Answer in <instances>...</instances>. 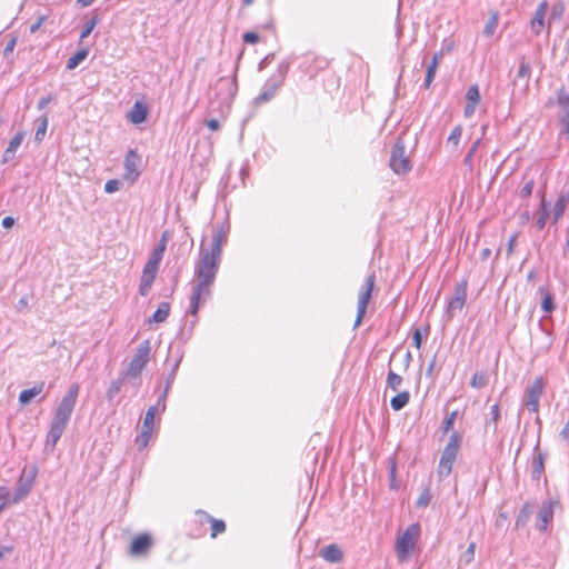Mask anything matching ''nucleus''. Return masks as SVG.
Wrapping results in <instances>:
<instances>
[{
	"label": "nucleus",
	"mask_w": 569,
	"mask_h": 569,
	"mask_svg": "<svg viewBox=\"0 0 569 569\" xmlns=\"http://www.w3.org/2000/svg\"><path fill=\"white\" fill-rule=\"evenodd\" d=\"M159 268L152 267L151 264L146 263L142 270V274L140 278L139 293L146 297L152 287V283L157 277Z\"/></svg>",
	"instance_id": "14"
},
{
	"label": "nucleus",
	"mask_w": 569,
	"mask_h": 569,
	"mask_svg": "<svg viewBox=\"0 0 569 569\" xmlns=\"http://www.w3.org/2000/svg\"><path fill=\"white\" fill-rule=\"evenodd\" d=\"M389 166L397 174H403L411 170V162L405 153V143L398 139L391 149Z\"/></svg>",
	"instance_id": "9"
},
{
	"label": "nucleus",
	"mask_w": 569,
	"mask_h": 569,
	"mask_svg": "<svg viewBox=\"0 0 569 569\" xmlns=\"http://www.w3.org/2000/svg\"><path fill=\"white\" fill-rule=\"evenodd\" d=\"M545 455L539 450V441L537 442L533 449V458H532V479L540 480L543 471H545Z\"/></svg>",
	"instance_id": "21"
},
{
	"label": "nucleus",
	"mask_w": 569,
	"mask_h": 569,
	"mask_svg": "<svg viewBox=\"0 0 569 569\" xmlns=\"http://www.w3.org/2000/svg\"><path fill=\"white\" fill-rule=\"evenodd\" d=\"M320 556L330 563H338L343 558L341 549L336 543H331L322 548L320 550Z\"/></svg>",
	"instance_id": "22"
},
{
	"label": "nucleus",
	"mask_w": 569,
	"mask_h": 569,
	"mask_svg": "<svg viewBox=\"0 0 569 569\" xmlns=\"http://www.w3.org/2000/svg\"><path fill=\"white\" fill-rule=\"evenodd\" d=\"M533 512V505L531 502H525L521 507L517 519H516V528H523L527 526L531 515Z\"/></svg>",
	"instance_id": "25"
},
{
	"label": "nucleus",
	"mask_w": 569,
	"mask_h": 569,
	"mask_svg": "<svg viewBox=\"0 0 569 569\" xmlns=\"http://www.w3.org/2000/svg\"><path fill=\"white\" fill-rule=\"evenodd\" d=\"M389 465H390L389 473H390V479H391L390 487H391V489H396L397 488V485H396V471H397L396 460L393 458H390Z\"/></svg>",
	"instance_id": "54"
},
{
	"label": "nucleus",
	"mask_w": 569,
	"mask_h": 569,
	"mask_svg": "<svg viewBox=\"0 0 569 569\" xmlns=\"http://www.w3.org/2000/svg\"><path fill=\"white\" fill-rule=\"evenodd\" d=\"M497 27H498V13L493 12V13H491L490 18L486 22L483 30H482V34L486 37H491L495 33Z\"/></svg>",
	"instance_id": "36"
},
{
	"label": "nucleus",
	"mask_w": 569,
	"mask_h": 569,
	"mask_svg": "<svg viewBox=\"0 0 569 569\" xmlns=\"http://www.w3.org/2000/svg\"><path fill=\"white\" fill-rule=\"evenodd\" d=\"M157 412V407H150L143 418L142 429H151L153 430L154 417Z\"/></svg>",
	"instance_id": "41"
},
{
	"label": "nucleus",
	"mask_w": 569,
	"mask_h": 569,
	"mask_svg": "<svg viewBox=\"0 0 569 569\" xmlns=\"http://www.w3.org/2000/svg\"><path fill=\"white\" fill-rule=\"evenodd\" d=\"M44 381H40L36 383L32 388L22 390L19 395L20 405H29L34 397L39 396L44 390Z\"/></svg>",
	"instance_id": "23"
},
{
	"label": "nucleus",
	"mask_w": 569,
	"mask_h": 569,
	"mask_svg": "<svg viewBox=\"0 0 569 569\" xmlns=\"http://www.w3.org/2000/svg\"><path fill=\"white\" fill-rule=\"evenodd\" d=\"M14 156L16 151L7 148L2 154V163L10 162L11 160H13Z\"/></svg>",
	"instance_id": "60"
},
{
	"label": "nucleus",
	"mask_w": 569,
	"mask_h": 569,
	"mask_svg": "<svg viewBox=\"0 0 569 569\" xmlns=\"http://www.w3.org/2000/svg\"><path fill=\"white\" fill-rule=\"evenodd\" d=\"M410 400V393L409 391H402L391 398L390 406L395 411H399L403 409Z\"/></svg>",
	"instance_id": "27"
},
{
	"label": "nucleus",
	"mask_w": 569,
	"mask_h": 569,
	"mask_svg": "<svg viewBox=\"0 0 569 569\" xmlns=\"http://www.w3.org/2000/svg\"><path fill=\"white\" fill-rule=\"evenodd\" d=\"M152 430L151 429H142L140 433L136 438V443L138 449L141 450L146 448L151 439Z\"/></svg>",
	"instance_id": "38"
},
{
	"label": "nucleus",
	"mask_w": 569,
	"mask_h": 569,
	"mask_svg": "<svg viewBox=\"0 0 569 569\" xmlns=\"http://www.w3.org/2000/svg\"><path fill=\"white\" fill-rule=\"evenodd\" d=\"M221 257L204 250L201 244L199 260L194 264V279L190 296V313L196 316L201 303L211 298V288L219 270Z\"/></svg>",
	"instance_id": "1"
},
{
	"label": "nucleus",
	"mask_w": 569,
	"mask_h": 569,
	"mask_svg": "<svg viewBox=\"0 0 569 569\" xmlns=\"http://www.w3.org/2000/svg\"><path fill=\"white\" fill-rule=\"evenodd\" d=\"M557 122L560 127L559 139L569 140V93L561 88L557 92Z\"/></svg>",
	"instance_id": "6"
},
{
	"label": "nucleus",
	"mask_w": 569,
	"mask_h": 569,
	"mask_svg": "<svg viewBox=\"0 0 569 569\" xmlns=\"http://www.w3.org/2000/svg\"><path fill=\"white\" fill-rule=\"evenodd\" d=\"M170 305L168 302H161L149 321L163 322L169 317Z\"/></svg>",
	"instance_id": "30"
},
{
	"label": "nucleus",
	"mask_w": 569,
	"mask_h": 569,
	"mask_svg": "<svg viewBox=\"0 0 569 569\" xmlns=\"http://www.w3.org/2000/svg\"><path fill=\"white\" fill-rule=\"evenodd\" d=\"M152 545V539L149 533H141L137 536L130 546L131 556L146 555Z\"/></svg>",
	"instance_id": "16"
},
{
	"label": "nucleus",
	"mask_w": 569,
	"mask_h": 569,
	"mask_svg": "<svg viewBox=\"0 0 569 569\" xmlns=\"http://www.w3.org/2000/svg\"><path fill=\"white\" fill-rule=\"evenodd\" d=\"M517 246V234H513L510 237L509 241H508V247H507V254L508 256H511L513 253V250H515V247Z\"/></svg>",
	"instance_id": "61"
},
{
	"label": "nucleus",
	"mask_w": 569,
	"mask_h": 569,
	"mask_svg": "<svg viewBox=\"0 0 569 569\" xmlns=\"http://www.w3.org/2000/svg\"><path fill=\"white\" fill-rule=\"evenodd\" d=\"M466 100L467 104L465 107L463 114L466 118H470L475 113L476 107L480 100V92L477 84L468 88L466 92Z\"/></svg>",
	"instance_id": "17"
},
{
	"label": "nucleus",
	"mask_w": 569,
	"mask_h": 569,
	"mask_svg": "<svg viewBox=\"0 0 569 569\" xmlns=\"http://www.w3.org/2000/svg\"><path fill=\"white\" fill-rule=\"evenodd\" d=\"M460 445L461 436L457 432H452L440 457L437 471L440 480L447 478L451 473L453 462L456 461L460 449Z\"/></svg>",
	"instance_id": "3"
},
{
	"label": "nucleus",
	"mask_w": 569,
	"mask_h": 569,
	"mask_svg": "<svg viewBox=\"0 0 569 569\" xmlns=\"http://www.w3.org/2000/svg\"><path fill=\"white\" fill-rule=\"evenodd\" d=\"M565 12V3L561 1L556 2L552 8L550 16L548 18V28L547 33H550V26L553 21L560 20Z\"/></svg>",
	"instance_id": "28"
},
{
	"label": "nucleus",
	"mask_w": 569,
	"mask_h": 569,
	"mask_svg": "<svg viewBox=\"0 0 569 569\" xmlns=\"http://www.w3.org/2000/svg\"><path fill=\"white\" fill-rule=\"evenodd\" d=\"M36 122H37L38 127L36 130L34 140L40 142L43 140L46 132H47V128H48L49 120H48L47 114H42L41 117H39L36 120Z\"/></svg>",
	"instance_id": "31"
},
{
	"label": "nucleus",
	"mask_w": 569,
	"mask_h": 569,
	"mask_svg": "<svg viewBox=\"0 0 569 569\" xmlns=\"http://www.w3.org/2000/svg\"><path fill=\"white\" fill-rule=\"evenodd\" d=\"M569 204V190L562 189L552 208V222L557 223Z\"/></svg>",
	"instance_id": "18"
},
{
	"label": "nucleus",
	"mask_w": 569,
	"mask_h": 569,
	"mask_svg": "<svg viewBox=\"0 0 569 569\" xmlns=\"http://www.w3.org/2000/svg\"><path fill=\"white\" fill-rule=\"evenodd\" d=\"M531 73L530 64L525 60V58L521 59L520 66L518 69V77L519 78H529Z\"/></svg>",
	"instance_id": "47"
},
{
	"label": "nucleus",
	"mask_w": 569,
	"mask_h": 569,
	"mask_svg": "<svg viewBox=\"0 0 569 569\" xmlns=\"http://www.w3.org/2000/svg\"><path fill=\"white\" fill-rule=\"evenodd\" d=\"M500 418V408L498 403H495L490 407V419L486 423V428L489 429L492 427V431L497 432V422Z\"/></svg>",
	"instance_id": "35"
},
{
	"label": "nucleus",
	"mask_w": 569,
	"mask_h": 569,
	"mask_svg": "<svg viewBox=\"0 0 569 569\" xmlns=\"http://www.w3.org/2000/svg\"><path fill=\"white\" fill-rule=\"evenodd\" d=\"M465 303H466V300L452 297L448 303V309H447L448 318L452 319L456 311L462 310V308L465 307Z\"/></svg>",
	"instance_id": "34"
},
{
	"label": "nucleus",
	"mask_w": 569,
	"mask_h": 569,
	"mask_svg": "<svg viewBox=\"0 0 569 569\" xmlns=\"http://www.w3.org/2000/svg\"><path fill=\"white\" fill-rule=\"evenodd\" d=\"M179 363H180V360H177L172 367V370L171 372L168 375L167 377V382H166V388L164 390H167V392H169L173 381H174V377H176V372H177V369L179 367Z\"/></svg>",
	"instance_id": "53"
},
{
	"label": "nucleus",
	"mask_w": 569,
	"mask_h": 569,
	"mask_svg": "<svg viewBox=\"0 0 569 569\" xmlns=\"http://www.w3.org/2000/svg\"><path fill=\"white\" fill-rule=\"evenodd\" d=\"M243 41L246 43L254 44L259 41V36L256 32H246L243 34Z\"/></svg>",
	"instance_id": "57"
},
{
	"label": "nucleus",
	"mask_w": 569,
	"mask_h": 569,
	"mask_svg": "<svg viewBox=\"0 0 569 569\" xmlns=\"http://www.w3.org/2000/svg\"><path fill=\"white\" fill-rule=\"evenodd\" d=\"M550 217L549 206L546 201L545 196H541L540 206L536 213V226L539 230H542L546 227V223Z\"/></svg>",
	"instance_id": "24"
},
{
	"label": "nucleus",
	"mask_w": 569,
	"mask_h": 569,
	"mask_svg": "<svg viewBox=\"0 0 569 569\" xmlns=\"http://www.w3.org/2000/svg\"><path fill=\"white\" fill-rule=\"evenodd\" d=\"M167 396H168L167 390H163L162 395L158 398L157 405L154 406V407H157V409L159 408L161 411L166 410Z\"/></svg>",
	"instance_id": "59"
},
{
	"label": "nucleus",
	"mask_w": 569,
	"mask_h": 569,
	"mask_svg": "<svg viewBox=\"0 0 569 569\" xmlns=\"http://www.w3.org/2000/svg\"><path fill=\"white\" fill-rule=\"evenodd\" d=\"M467 289H468V280L467 279L460 280L455 286L453 298H459V299L466 300L467 299Z\"/></svg>",
	"instance_id": "42"
},
{
	"label": "nucleus",
	"mask_w": 569,
	"mask_h": 569,
	"mask_svg": "<svg viewBox=\"0 0 569 569\" xmlns=\"http://www.w3.org/2000/svg\"><path fill=\"white\" fill-rule=\"evenodd\" d=\"M36 472H37L36 469H32L28 475H26L24 471L22 472V475L19 479L18 486L16 488V491L11 498V501L13 503L20 502L29 495V492L32 489L33 482H34Z\"/></svg>",
	"instance_id": "11"
},
{
	"label": "nucleus",
	"mask_w": 569,
	"mask_h": 569,
	"mask_svg": "<svg viewBox=\"0 0 569 569\" xmlns=\"http://www.w3.org/2000/svg\"><path fill=\"white\" fill-rule=\"evenodd\" d=\"M24 131H19L10 141H9V144H8V149H11L13 151L17 152V150L19 149V147L21 146L23 139H24Z\"/></svg>",
	"instance_id": "46"
},
{
	"label": "nucleus",
	"mask_w": 569,
	"mask_h": 569,
	"mask_svg": "<svg viewBox=\"0 0 569 569\" xmlns=\"http://www.w3.org/2000/svg\"><path fill=\"white\" fill-rule=\"evenodd\" d=\"M227 232L223 230V228H219L214 231L211 240L210 247H204L206 251L213 252L217 256L222 254V247L227 242Z\"/></svg>",
	"instance_id": "20"
},
{
	"label": "nucleus",
	"mask_w": 569,
	"mask_h": 569,
	"mask_svg": "<svg viewBox=\"0 0 569 569\" xmlns=\"http://www.w3.org/2000/svg\"><path fill=\"white\" fill-rule=\"evenodd\" d=\"M162 258L163 253L153 249L147 263L159 268Z\"/></svg>",
	"instance_id": "48"
},
{
	"label": "nucleus",
	"mask_w": 569,
	"mask_h": 569,
	"mask_svg": "<svg viewBox=\"0 0 569 569\" xmlns=\"http://www.w3.org/2000/svg\"><path fill=\"white\" fill-rule=\"evenodd\" d=\"M547 10H548V2H547V0H543L538 4V7L535 11V14L530 22V29L535 36H539L542 32V30L545 29Z\"/></svg>",
	"instance_id": "13"
},
{
	"label": "nucleus",
	"mask_w": 569,
	"mask_h": 569,
	"mask_svg": "<svg viewBox=\"0 0 569 569\" xmlns=\"http://www.w3.org/2000/svg\"><path fill=\"white\" fill-rule=\"evenodd\" d=\"M288 72V64L282 62L279 64L277 73L272 74L263 84L259 96L254 98V104H262L270 101L278 89L283 84Z\"/></svg>",
	"instance_id": "4"
},
{
	"label": "nucleus",
	"mask_w": 569,
	"mask_h": 569,
	"mask_svg": "<svg viewBox=\"0 0 569 569\" xmlns=\"http://www.w3.org/2000/svg\"><path fill=\"white\" fill-rule=\"evenodd\" d=\"M420 535V527L418 523L410 525L396 541V553L399 561H405L410 552L413 551L416 542Z\"/></svg>",
	"instance_id": "5"
},
{
	"label": "nucleus",
	"mask_w": 569,
	"mask_h": 569,
	"mask_svg": "<svg viewBox=\"0 0 569 569\" xmlns=\"http://www.w3.org/2000/svg\"><path fill=\"white\" fill-rule=\"evenodd\" d=\"M48 16L42 14L37 18V20L30 26V33H36L40 27L47 21Z\"/></svg>",
	"instance_id": "55"
},
{
	"label": "nucleus",
	"mask_w": 569,
	"mask_h": 569,
	"mask_svg": "<svg viewBox=\"0 0 569 569\" xmlns=\"http://www.w3.org/2000/svg\"><path fill=\"white\" fill-rule=\"evenodd\" d=\"M121 187V182L117 179L108 180L104 184V191L107 193H113L118 191Z\"/></svg>",
	"instance_id": "50"
},
{
	"label": "nucleus",
	"mask_w": 569,
	"mask_h": 569,
	"mask_svg": "<svg viewBox=\"0 0 569 569\" xmlns=\"http://www.w3.org/2000/svg\"><path fill=\"white\" fill-rule=\"evenodd\" d=\"M124 379H126V376L122 375L121 377H119L118 379H116L111 382V385L106 393L107 399L109 401H112L113 398L121 391V388L124 383Z\"/></svg>",
	"instance_id": "32"
},
{
	"label": "nucleus",
	"mask_w": 569,
	"mask_h": 569,
	"mask_svg": "<svg viewBox=\"0 0 569 569\" xmlns=\"http://www.w3.org/2000/svg\"><path fill=\"white\" fill-rule=\"evenodd\" d=\"M437 69H438V64H436L435 62H430L427 66V72H426V78H425V87L426 88H429L431 82L433 81Z\"/></svg>",
	"instance_id": "44"
},
{
	"label": "nucleus",
	"mask_w": 569,
	"mask_h": 569,
	"mask_svg": "<svg viewBox=\"0 0 569 569\" xmlns=\"http://www.w3.org/2000/svg\"><path fill=\"white\" fill-rule=\"evenodd\" d=\"M150 350V341H142L131 359L127 372L123 375L133 379L138 378L149 361Z\"/></svg>",
	"instance_id": "7"
},
{
	"label": "nucleus",
	"mask_w": 569,
	"mask_h": 569,
	"mask_svg": "<svg viewBox=\"0 0 569 569\" xmlns=\"http://www.w3.org/2000/svg\"><path fill=\"white\" fill-rule=\"evenodd\" d=\"M475 551H476V543L470 542L467 550L461 555L460 560L465 563L469 565L473 561L475 558Z\"/></svg>",
	"instance_id": "45"
},
{
	"label": "nucleus",
	"mask_w": 569,
	"mask_h": 569,
	"mask_svg": "<svg viewBox=\"0 0 569 569\" xmlns=\"http://www.w3.org/2000/svg\"><path fill=\"white\" fill-rule=\"evenodd\" d=\"M457 415H458L457 411H452L446 417V419L443 420V431L445 432H448L450 429L453 428V423L457 419Z\"/></svg>",
	"instance_id": "49"
},
{
	"label": "nucleus",
	"mask_w": 569,
	"mask_h": 569,
	"mask_svg": "<svg viewBox=\"0 0 569 569\" xmlns=\"http://www.w3.org/2000/svg\"><path fill=\"white\" fill-rule=\"evenodd\" d=\"M461 136H462V127L460 124L456 126L450 136L448 137V144H451L455 149H457L459 142H460V139H461Z\"/></svg>",
	"instance_id": "40"
},
{
	"label": "nucleus",
	"mask_w": 569,
	"mask_h": 569,
	"mask_svg": "<svg viewBox=\"0 0 569 569\" xmlns=\"http://www.w3.org/2000/svg\"><path fill=\"white\" fill-rule=\"evenodd\" d=\"M412 341H413V345L417 349H420L421 348V343H422V335L420 332L419 329H416L413 331V335H412Z\"/></svg>",
	"instance_id": "58"
},
{
	"label": "nucleus",
	"mask_w": 569,
	"mask_h": 569,
	"mask_svg": "<svg viewBox=\"0 0 569 569\" xmlns=\"http://www.w3.org/2000/svg\"><path fill=\"white\" fill-rule=\"evenodd\" d=\"M489 376L486 371L476 372L470 381V386L476 389L485 388L488 385Z\"/></svg>",
	"instance_id": "33"
},
{
	"label": "nucleus",
	"mask_w": 569,
	"mask_h": 569,
	"mask_svg": "<svg viewBox=\"0 0 569 569\" xmlns=\"http://www.w3.org/2000/svg\"><path fill=\"white\" fill-rule=\"evenodd\" d=\"M166 248H167V237H166V233H163L161 236V239L159 240L157 247L154 248V250L160 251L161 253H164Z\"/></svg>",
	"instance_id": "62"
},
{
	"label": "nucleus",
	"mask_w": 569,
	"mask_h": 569,
	"mask_svg": "<svg viewBox=\"0 0 569 569\" xmlns=\"http://www.w3.org/2000/svg\"><path fill=\"white\" fill-rule=\"evenodd\" d=\"M543 389L545 380L542 377H537L532 383L527 387L523 403L530 412L537 413L539 411V401Z\"/></svg>",
	"instance_id": "10"
},
{
	"label": "nucleus",
	"mask_w": 569,
	"mask_h": 569,
	"mask_svg": "<svg viewBox=\"0 0 569 569\" xmlns=\"http://www.w3.org/2000/svg\"><path fill=\"white\" fill-rule=\"evenodd\" d=\"M208 520L211 523V538L214 539L219 533L226 531V523L223 520L216 519L208 516Z\"/></svg>",
	"instance_id": "37"
},
{
	"label": "nucleus",
	"mask_w": 569,
	"mask_h": 569,
	"mask_svg": "<svg viewBox=\"0 0 569 569\" xmlns=\"http://www.w3.org/2000/svg\"><path fill=\"white\" fill-rule=\"evenodd\" d=\"M99 23V18L98 16H94L92 17L90 20H88L84 26H83V29L81 31V34H80V40H83L86 39L87 37H89V34L92 32V30L96 28V26Z\"/></svg>",
	"instance_id": "43"
},
{
	"label": "nucleus",
	"mask_w": 569,
	"mask_h": 569,
	"mask_svg": "<svg viewBox=\"0 0 569 569\" xmlns=\"http://www.w3.org/2000/svg\"><path fill=\"white\" fill-rule=\"evenodd\" d=\"M430 502V493L428 490H426L425 492H422L420 495V497L418 498L417 500V506L418 507H427Z\"/></svg>",
	"instance_id": "56"
},
{
	"label": "nucleus",
	"mask_w": 569,
	"mask_h": 569,
	"mask_svg": "<svg viewBox=\"0 0 569 569\" xmlns=\"http://www.w3.org/2000/svg\"><path fill=\"white\" fill-rule=\"evenodd\" d=\"M52 101V97L51 96H46V97H42L39 101H38V109L39 110H43L50 102Z\"/></svg>",
	"instance_id": "63"
},
{
	"label": "nucleus",
	"mask_w": 569,
	"mask_h": 569,
	"mask_svg": "<svg viewBox=\"0 0 569 569\" xmlns=\"http://www.w3.org/2000/svg\"><path fill=\"white\" fill-rule=\"evenodd\" d=\"M141 159L140 156L134 150H129L126 159H124V174L123 179L130 182L136 181V179L140 174V167Z\"/></svg>",
	"instance_id": "12"
},
{
	"label": "nucleus",
	"mask_w": 569,
	"mask_h": 569,
	"mask_svg": "<svg viewBox=\"0 0 569 569\" xmlns=\"http://www.w3.org/2000/svg\"><path fill=\"white\" fill-rule=\"evenodd\" d=\"M480 142H481V140H480V139H477V140L472 143V146H471L470 150L468 151V153H467V154H466V157H465V163H466V164H468V166H471V164H472V157H473L475 152L477 151L478 147L480 146Z\"/></svg>",
	"instance_id": "52"
},
{
	"label": "nucleus",
	"mask_w": 569,
	"mask_h": 569,
	"mask_svg": "<svg viewBox=\"0 0 569 569\" xmlns=\"http://www.w3.org/2000/svg\"><path fill=\"white\" fill-rule=\"evenodd\" d=\"M148 116V108L146 103L136 101L132 108L128 111L127 118L133 124H140L146 121Z\"/></svg>",
	"instance_id": "19"
},
{
	"label": "nucleus",
	"mask_w": 569,
	"mask_h": 569,
	"mask_svg": "<svg viewBox=\"0 0 569 569\" xmlns=\"http://www.w3.org/2000/svg\"><path fill=\"white\" fill-rule=\"evenodd\" d=\"M533 187H535V181L532 179L528 180L520 190V197L529 198L532 194Z\"/></svg>",
	"instance_id": "51"
},
{
	"label": "nucleus",
	"mask_w": 569,
	"mask_h": 569,
	"mask_svg": "<svg viewBox=\"0 0 569 569\" xmlns=\"http://www.w3.org/2000/svg\"><path fill=\"white\" fill-rule=\"evenodd\" d=\"M375 282H376V276H375V272H372L366 278V280L360 289V292L358 295L357 317H356L355 325H353L355 328H358L362 322V319L367 311L368 303L371 299Z\"/></svg>",
	"instance_id": "8"
},
{
	"label": "nucleus",
	"mask_w": 569,
	"mask_h": 569,
	"mask_svg": "<svg viewBox=\"0 0 569 569\" xmlns=\"http://www.w3.org/2000/svg\"><path fill=\"white\" fill-rule=\"evenodd\" d=\"M79 389L80 387L78 383H72L69 387L68 392L61 399L47 435V445L54 447L58 440L61 438L73 412L79 395Z\"/></svg>",
	"instance_id": "2"
},
{
	"label": "nucleus",
	"mask_w": 569,
	"mask_h": 569,
	"mask_svg": "<svg viewBox=\"0 0 569 569\" xmlns=\"http://www.w3.org/2000/svg\"><path fill=\"white\" fill-rule=\"evenodd\" d=\"M556 502L552 501V500H549V501H545L540 509H539V512L537 515V529L540 530V531H545L548 527V523L552 520L553 518V507H555Z\"/></svg>",
	"instance_id": "15"
},
{
	"label": "nucleus",
	"mask_w": 569,
	"mask_h": 569,
	"mask_svg": "<svg viewBox=\"0 0 569 569\" xmlns=\"http://www.w3.org/2000/svg\"><path fill=\"white\" fill-rule=\"evenodd\" d=\"M89 54V50L83 48L77 51L67 62V69H76Z\"/></svg>",
	"instance_id": "29"
},
{
	"label": "nucleus",
	"mask_w": 569,
	"mask_h": 569,
	"mask_svg": "<svg viewBox=\"0 0 569 569\" xmlns=\"http://www.w3.org/2000/svg\"><path fill=\"white\" fill-rule=\"evenodd\" d=\"M560 436L569 446V419L567 420L565 427L562 428Z\"/></svg>",
	"instance_id": "64"
},
{
	"label": "nucleus",
	"mask_w": 569,
	"mask_h": 569,
	"mask_svg": "<svg viewBox=\"0 0 569 569\" xmlns=\"http://www.w3.org/2000/svg\"><path fill=\"white\" fill-rule=\"evenodd\" d=\"M402 383V378L390 370L387 376V387L391 388L393 391H397L400 385Z\"/></svg>",
	"instance_id": "39"
},
{
	"label": "nucleus",
	"mask_w": 569,
	"mask_h": 569,
	"mask_svg": "<svg viewBox=\"0 0 569 569\" xmlns=\"http://www.w3.org/2000/svg\"><path fill=\"white\" fill-rule=\"evenodd\" d=\"M538 292L542 296L541 309L549 313L555 309L553 297L546 287H539Z\"/></svg>",
	"instance_id": "26"
}]
</instances>
